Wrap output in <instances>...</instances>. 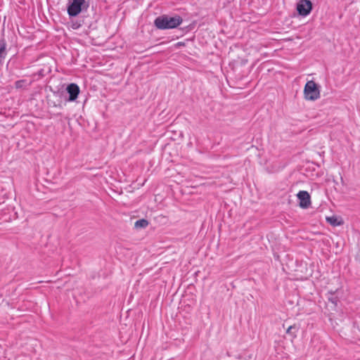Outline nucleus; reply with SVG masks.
<instances>
[{
  "instance_id": "f257e3e1",
  "label": "nucleus",
  "mask_w": 360,
  "mask_h": 360,
  "mask_svg": "<svg viewBox=\"0 0 360 360\" xmlns=\"http://www.w3.org/2000/svg\"><path fill=\"white\" fill-rule=\"evenodd\" d=\"M182 19L179 15L167 16L162 15L155 20V25L160 30L173 29L181 25Z\"/></svg>"
},
{
  "instance_id": "f03ea898",
  "label": "nucleus",
  "mask_w": 360,
  "mask_h": 360,
  "mask_svg": "<svg viewBox=\"0 0 360 360\" xmlns=\"http://www.w3.org/2000/svg\"><path fill=\"white\" fill-rule=\"evenodd\" d=\"M303 96L306 101H315L321 98V86L314 80H309L304 85Z\"/></svg>"
},
{
  "instance_id": "7ed1b4c3",
  "label": "nucleus",
  "mask_w": 360,
  "mask_h": 360,
  "mask_svg": "<svg viewBox=\"0 0 360 360\" xmlns=\"http://www.w3.org/2000/svg\"><path fill=\"white\" fill-rule=\"evenodd\" d=\"M88 4L86 0H68V13L70 16H76L82 9L86 8Z\"/></svg>"
},
{
  "instance_id": "20e7f679",
  "label": "nucleus",
  "mask_w": 360,
  "mask_h": 360,
  "mask_svg": "<svg viewBox=\"0 0 360 360\" xmlns=\"http://www.w3.org/2000/svg\"><path fill=\"white\" fill-rule=\"evenodd\" d=\"M296 10L300 15L306 17L312 10V3L309 0H300L296 4Z\"/></svg>"
},
{
  "instance_id": "39448f33",
  "label": "nucleus",
  "mask_w": 360,
  "mask_h": 360,
  "mask_svg": "<svg viewBox=\"0 0 360 360\" xmlns=\"http://www.w3.org/2000/svg\"><path fill=\"white\" fill-rule=\"evenodd\" d=\"M300 201L299 205L301 208L306 209L311 205V198L307 191H301L297 194Z\"/></svg>"
},
{
  "instance_id": "423d86ee",
  "label": "nucleus",
  "mask_w": 360,
  "mask_h": 360,
  "mask_svg": "<svg viewBox=\"0 0 360 360\" xmlns=\"http://www.w3.org/2000/svg\"><path fill=\"white\" fill-rule=\"evenodd\" d=\"M66 90L69 94V101H75L77 98L80 91L78 85L74 83L68 85Z\"/></svg>"
},
{
  "instance_id": "0eeeda50",
  "label": "nucleus",
  "mask_w": 360,
  "mask_h": 360,
  "mask_svg": "<svg viewBox=\"0 0 360 360\" xmlns=\"http://www.w3.org/2000/svg\"><path fill=\"white\" fill-rule=\"evenodd\" d=\"M326 219L333 226H338L343 224L342 219L335 215L326 217Z\"/></svg>"
},
{
  "instance_id": "6e6552de",
  "label": "nucleus",
  "mask_w": 360,
  "mask_h": 360,
  "mask_svg": "<svg viewBox=\"0 0 360 360\" xmlns=\"http://www.w3.org/2000/svg\"><path fill=\"white\" fill-rule=\"evenodd\" d=\"M297 332L298 328L295 325L289 326L286 330V333L290 336L292 342L296 338Z\"/></svg>"
},
{
  "instance_id": "1a4fd4ad",
  "label": "nucleus",
  "mask_w": 360,
  "mask_h": 360,
  "mask_svg": "<svg viewBox=\"0 0 360 360\" xmlns=\"http://www.w3.org/2000/svg\"><path fill=\"white\" fill-rule=\"evenodd\" d=\"M6 56V44L4 41H0V62Z\"/></svg>"
},
{
  "instance_id": "9d476101",
  "label": "nucleus",
  "mask_w": 360,
  "mask_h": 360,
  "mask_svg": "<svg viewBox=\"0 0 360 360\" xmlns=\"http://www.w3.org/2000/svg\"><path fill=\"white\" fill-rule=\"evenodd\" d=\"M148 222L145 219H140L135 222V226L136 228H145L148 226Z\"/></svg>"
}]
</instances>
